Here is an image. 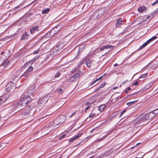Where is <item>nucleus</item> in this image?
Masks as SVG:
<instances>
[{
	"instance_id": "1",
	"label": "nucleus",
	"mask_w": 158,
	"mask_h": 158,
	"mask_svg": "<svg viewBox=\"0 0 158 158\" xmlns=\"http://www.w3.org/2000/svg\"><path fill=\"white\" fill-rule=\"evenodd\" d=\"M34 90V85L30 86L24 93L23 95L21 96V101L19 103V105L25 106L29 105L32 101V98L31 96L32 95Z\"/></svg>"
},
{
	"instance_id": "2",
	"label": "nucleus",
	"mask_w": 158,
	"mask_h": 158,
	"mask_svg": "<svg viewBox=\"0 0 158 158\" xmlns=\"http://www.w3.org/2000/svg\"><path fill=\"white\" fill-rule=\"evenodd\" d=\"M140 115L142 116V118L143 122L145 121L146 120H150L154 116L153 113L152 112H151L146 114H142Z\"/></svg>"
},
{
	"instance_id": "3",
	"label": "nucleus",
	"mask_w": 158,
	"mask_h": 158,
	"mask_svg": "<svg viewBox=\"0 0 158 158\" xmlns=\"http://www.w3.org/2000/svg\"><path fill=\"white\" fill-rule=\"evenodd\" d=\"M66 119V117L64 115H61L54 121V126H57L60 123H64Z\"/></svg>"
},
{
	"instance_id": "4",
	"label": "nucleus",
	"mask_w": 158,
	"mask_h": 158,
	"mask_svg": "<svg viewBox=\"0 0 158 158\" xmlns=\"http://www.w3.org/2000/svg\"><path fill=\"white\" fill-rule=\"evenodd\" d=\"M48 100L47 98L46 97H44L39 99L38 102V106L41 107H43L44 106Z\"/></svg>"
},
{
	"instance_id": "5",
	"label": "nucleus",
	"mask_w": 158,
	"mask_h": 158,
	"mask_svg": "<svg viewBox=\"0 0 158 158\" xmlns=\"http://www.w3.org/2000/svg\"><path fill=\"white\" fill-rule=\"evenodd\" d=\"M31 108L29 106L27 109L24 110L22 113V114L24 116V118H26L30 116V114H32L31 113Z\"/></svg>"
},
{
	"instance_id": "6",
	"label": "nucleus",
	"mask_w": 158,
	"mask_h": 158,
	"mask_svg": "<svg viewBox=\"0 0 158 158\" xmlns=\"http://www.w3.org/2000/svg\"><path fill=\"white\" fill-rule=\"evenodd\" d=\"M60 29L58 28L57 27H55L52 29L50 31L48 32L49 34V35L51 37L53 36L59 31Z\"/></svg>"
},
{
	"instance_id": "7",
	"label": "nucleus",
	"mask_w": 158,
	"mask_h": 158,
	"mask_svg": "<svg viewBox=\"0 0 158 158\" xmlns=\"http://www.w3.org/2000/svg\"><path fill=\"white\" fill-rule=\"evenodd\" d=\"M14 83L12 81L8 82L6 85V91H10L14 87Z\"/></svg>"
},
{
	"instance_id": "8",
	"label": "nucleus",
	"mask_w": 158,
	"mask_h": 158,
	"mask_svg": "<svg viewBox=\"0 0 158 158\" xmlns=\"http://www.w3.org/2000/svg\"><path fill=\"white\" fill-rule=\"evenodd\" d=\"M80 75L78 73H75L74 75L71 77L69 79V81L70 82H74L77 80L79 77Z\"/></svg>"
},
{
	"instance_id": "9",
	"label": "nucleus",
	"mask_w": 158,
	"mask_h": 158,
	"mask_svg": "<svg viewBox=\"0 0 158 158\" xmlns=\"http://www.w3.org/2000/svg\"><path fill=\"white\" fill-rule=\"evenodd\" d=\"M98 16V18H100L104 13V11L103 9H99L95 11Z\"/></svg>"
},
{
	"instance_id": "10",
	"label": "nucleus",
	"mask_w": 158,
	"mask_h": 158,
	"mask_svg": "<svg viewBox=\"0 0 158 158\" xmlns=\"http://www.w3.org/2000/svg\"><path fill=\"white\" fill-rule=\"evenodd\" d=\"M142 116H141L140 115H139L134 121V123H135L136 124H138L140 123L141 122H143L142 118Z\"/></svg>"
},
{
	"instance_id": "11",
	"label": "nucleus",
	"mask_w": 158,
	"mask_h": 158,
	"mask_svg": "<svg viewBox=\"0 0 158 158\" xmlns=\"http://www.w3.org/2000/svg\"><path fill=\"white\" fill-rule=\"evenodd\" d=\"M123 23V21L121 18H119L117 19L116 23V26L117 27H119Z\"/></svg>"
},
{
	"instance_id": "12",
	"label": "nucleus",
	"mask_w": 158,
	"mask_h": 158,
	"mask_svg": "<svg viewBox=\"0 0 158 158\" xmlns=\"http://www.w3.org/2000/svg\"><path fill=\"white\" fill-rule=\"evenodd\" d=\"M29 34H27V32H25L22 36L21 40H27L29 38Z\"/></svg>"
},
{
	"instance_id": "13",
	"label": "nucleus",
	"mask_w": 158,
	"mask_h": 158,
	"mask_svg": "<svg viewBox=\"0 0 158 158\" xmlns=\"http://www.w3.org/2000/svg\"><path fill=\"white\" fill-rule=\"evenodd\" d=\"M114 46L111 45H107L103 46L101 48H100V50L102 51L104 50L105 49H108L109 48H113Z\"/></svg>"
},
{
	"instance_id": "14",
	"label": "nucleus",
	"mask_w": 158,
	"mask_h": 158,
	"mask_svg": "<svg viewBox=\"0 0 158 158\" xmlns=\"http://www.w3.org/2000/svg\"><path fill=\"white\" fill-rule=\"evenodd\" d=\"M147 9V8L144 6H140L138 9V11L141 13H143V12L146 11Z\"/></svg>"
},
{
	"instance_id": "15",
	"label": "nucleus",
	"mask_w": 158,
	"mask_h": 158,
	"mask_svg": "<svg viewBox=\"0 0 158 158\" xmlns=\"http://www.w3.org/2000/svg\"><path fill=\"white\" fill-rule=\"evenodd\" d=\"M38 30V27L37 26H34L31 29L30 31L31 34H33L35 31H37Z\"/></svg>"
},
{
	"instance_id": "16",
	"label": "nucleus",
	"mask_w": 158,
	"mask_h": 158,
	"mask_svg": "<svg viewBox=\"0 0 158 158\" xmlns=\"http://www.w3.org/2000/svg\"><path fill=\"white\" fill-rule=\"evenodd\" d=\"M10 64V62L8 60H5L1 64V65L5 68L8 65Z\"/></svg>"
},
{
	"instance_id": "17",
	"label": "nucleus",
	"mask_w": 158,
	"mask_h": 158,
	"mask_svg": "<svg viewBox=\"0 0 158 158\" xmlns=\"http://www.w3.org/2000/svg\"><path fill=\"white\" fill-rule=\"evenodd\" d=\"M82 133H81L80 134H79L75 136L73 138L71 139L70 140V142H73L75 140L77 139V138H78V137H80L81 135H82Z\"/></svg>"
},
{
	"instance_id": "18",
	"label": "nucleus",
	"mask_w": 158,
	"mask_h": 158,
	"mask_svg": "<svg viewBox=\"0 0 158 158\" xmlns=\"http://www.w3.org/2000/svg\"><path fill=\"white\" fill-rule=\"evenodd\" d=\"M91 103H90L87 102L85 103V104L83 106L84 107H85V110H88L90 107V106Z\"/></svg>"
},
{
	"instance_id": "19",
	"label": "nucleus",
	"mask_w": 158,
	"mask_h": 158,
	"mask_svg": "<svg viewBox=\"0 0 158 158\" xmlns=\"http://www.w3.org/2000/svg\"><path fill=\"white\" fill-rule=\"evenodd\" d=\"M29 73L28 72H27V71H26L21 76V77H23V78H26L28 77L29 76Z\"/></svg>"
},
{
	"instance_id": "20",
	"label": "nucleus",
	"mask_w": 158,
	"mask_h": 158,
	"mask_svg": "<svg viewBox=\"0 0 158 158\" xmlns=\"http://www.w3.org/2000/svg\"><path fill=\"white\" fill-rule=\"evenodd\" d=\"M97 14L95 12L94 13L91 15L90 17L91 19H96L98 18H98V16Z\"/></svg>"
},
{
	"instance_id": "21",
	"label": "nucleus",
	"mask_w": 158,
	"mask_h": 158,
	"mask_svg": "<svg viewBox=\"0 0 158 158\" xmlns=\"http://www.w3.org/2000/svg\"><path fill=\"white\" fill-rule=\"evenodd\" d=\"M105 107L106 106L105 105L103 104L100 106H99L98 108L99 110L100 111H102L103 110Z\"/></svg>"
},
{
	"instance_id": "22",
	"label": "nucleus",
	"mask_w": 158,
	"mask_h": 158,
	"mask_svg": "<svg viewBox=\"0 0 158 158\" xmlns=\"http://www.w3.org/2000/svg\"><path fill=\"white\" fill-rule=\"evenodd\" d=\"M86 64L87 67L88 68H89L92 65V63L90 60H88L86 61Z\"/></svg>"
},
{
	"instance_id": "23",
	"label": "nucleus",
	"mask_w": 158,
	"mask_h": 158,
	"mask_svg": "<svg viewBox=\"0 0 158 158\" xmlns=\"http://www.w3.org/2000/svg\"><path fill=\"white\" fill-rule=\"evenodd\" d=\"M103 77V76H102L100 77H99V78H97L91 84L92 85H93L96 82H97L98 81H99L100 80H101L102 78Z\"/></svg>"
},
{
	"instance_id": "24",
	"label": "nucleus",
	"mask_w": 158,
	"mask_h": 158,
	"mask_svg": "<svg viewBox=\"0 0 158 158\" xmlns=\"http://www.w3.org/2000/svg\"><path fill=\"white\" fill-rule=\"evenodd\" d=\"M50 10V9L49 8H47L43 10L42 11V13L43 14H45L48 13Z\"/></svg>"
},
{
	"instance_id": "25",
	"label": "nucleus",
	"mask_w": 158,
	"mask_h": 158,
	"mask_svg": "<svg viewBox=\"0 0 158 158\" xmlns=\"http://www.w3.org/2000/svg\"><path fill=\"white\" fill-rule=\"evenodd\" d=\"M137 101V100H135L127 102V105L128 106H130L132 104L135 103Z\"/></svg>"
},
{
	"instance_id": "26",
	"label": "nucleus",
	"mask_w": 158,
	"mask_h": 158,
	"mask_svg": "<svg viewBox=\"0 0 158 158\" xmlns=\"http://www.w3.org/2000/svg\"><path fill=\"white\" fill-rule=\"evenodd\" d=\"M33 67L31 66H30L28 68L26 71H27V72H28L30 73L33 70Z\"/></svg>"
},
{
	"instance_id": "27",
	"label": "nucleus",
	"mask_w": 158,
	"mask_h": 158,
	"mask_svg": "<svg viewBox=\"0 0 158 158\" xmlns=\"http://www.w3.org/2000/svg\"><path fill=\"white\" fill-rule=\"evenodd\" d=\"M157 38V37L156 36H154L152 38L149 39V40H148L149 41V42H152V41L154 40H155V39H156Z\"/></svg>"
},
{
	"instance_id": "28",
	"label": "nucleus",
	"mask_w": 158,
	"mask_h": 158,
	"mask_svg": "<svg viewBox=\"0 0 158 158\" xmlns=\"http://www.w3.org/2000/svg\"><path fill=\"white\" fill-rule=\"evenodd\" d=\"M157 38V37L156 36H154L152 38L149 39V40H148L149 41V42H152V41L154 40H155V39H156Z\"/></svg>"
},
{
	"instance_id": "29",
	"label": "nucleus",
	"mask_w": 158,
	"mask_h": 158,
	"mask_svg": "<svg viewBox=\"0 0 158 158\" xmlns=\"http://www.w3.org/2000/svg\"><path fill=\"white\" fill-rule=\"evenodd\" d=\"M118 114V112H114V113H112L111 114L110 116L111 117H114L115 116H117V114Z\"/></svg>"
},
{
	"instance_id": "30",
	"label": "nucleus",
	"mask_w": 158,
	"mask_h": 158,
	"mask_svg": "<svg viewBox=\"0 0 158 158\" xmlns=\"http://www.w3.org/2000/svg\"><path fill=\"white\" fill-rule=\"evenodd\" d=\"M147 74L146 73L143 74L139 78H144L147 76Z\"/></svg>"
},
{
	"instance_id": "31",
	"label": "nucleus",
	"mask_w": 158,
	"mask_h": 158,
	"mask_svg": "<svg viewBox=\"0 0 158 158\" xmlns=\"http://www.w3.org/2000/svg\"><path fill=\"white\" fill-rule=\"evenodd\" d=\"M58 92L60 94H62L63 92V90L62 89H59L58 90Z\"/></svg>"
},
{
	"instance_id": "32",
	"label": "nucleus",
	"mask_w": 158,
	"mask_h": 158,
	"mask_svg": "<svg viewBox=\"0 0 158 158\" xmlns=\"http://www.w3.org/2000/svg\"><path fill=\"white\" fill-rule=\"evenodd\" d=\"M106 85L105 82H103L99 86L101 88H103Z\"/></svg>"
},
{
	"instance_id": "33",
	"label": "nucleus",
	"mask_w": 158,
	"mask_h": 158,
	"mask_svg": "<svg viewBox=\"0 0 158 158\" xmlns=\"http://www.w3.org/2000/svg\"><path fill=\"white\" fill-rule=\"evenodd\" d=\"M95 115V113H93L92 112L89 115V117L90 118L93 117L94 115Z\"/></svg>"
},
{
	"instance_id": "34",
	"label": "nucleus",
	"mask_w": 158,
	"mask_h": 158,
	"mask_svg": "<svg viewBox=\"0 0 158 158\" xmlns=\"http://www.w3.org/2000/svg\"><path fill=\"white\" fill-rule=\"evenodd\" d=\"M126 111V110H123V111L121 112L120 113V115L119 116V117L120 118L121 116Z\"/></svg>"
},
{
	"instance_id": "35",
	"label": "nucleus",
	"mask_w": 158,
	"mask_h": 158,
	"mask_svg": "<svg viewBox=\"0 0 158 158\" xmlns=\"http://www.w3.org/2000/svg\"><path fill=\"white\" fill-rule=\"evenodd\" d=\"M60 73L59 72H57L56 74V75L55 76V77H57L60 76Z\"/></svg>"
},
{
	"instance_id": "36",
	"label": "nucleus",
	"mask_w": 158,
	"mask_h": 158,
	"mask_svg": "<svg viewBox=\"0 0 158 158\" xmlns=\"http://www.w3.org/2000/svg\"><path fill=\"white\" fill-rule=\"evenodd\" d=\"M65 136V134H64L59 137V139L60 140H61V139L64 138Z\"/></svg>"
},
{
	"instance_id": "37",
	"label": "nucleus",
	"mask_w": 158,
	"mask_h": 158,
	"mask_svg": "<svg viewBox=\"0 0 158 158\" xmlns=\"http://www.w3.org/2000/svg\"><path fill=\"white\" fill-rule=\"evenodd\" d=\"M146 46L144 45V44H143L142 46H141L139 48V49H142L143 48H144Z\"/></svg>"
},
{
	"instance_id": "38",
	"label": "nucleus",
	"mask_w": 158,
	"mask_h": 158,
	"mask_svg": "<svg viewBox=\"0 0 158 158\" xmlns=\"http://www.w3.org/2000/svg\"><path fill=\"white\" fill-rule=\"evenodd\" d=\"M157 3H158V0H156L155 2L152 4V6H154Z\"/></svg>"
},
{
	"instance_id": "39",
	"label": "nucleus",
	"mask_w": 158,
	"mask_h": 158,
	"mask_svg": "<svg viewBox=\"0 0 158 158\" xmlns=\"http://www.w3.org/2000/svg\"><path fill=\"white\" fill-rule=\"evenodd\" d=\"M149 43H150L149 41L148 40L146 42L144 43L143 44H144V45H145V46H146L147 44H148Z\"/></svg>"
},
{
	"instance_id": "40",
	"label": "nucleus",
	"mask_w": 158,
	"mask_h": 158,
	"mask_svg": "<svg viewBox=\"0 0 158 158\" xmlns=\"http://www.w3.org/2000/svg\"><path fill=\"white\" fill-rule=\"evenodd\" d=\"M38 57H34L33 59V60H31L32 61V63H33V62L35 61L36 60V59H37V58H38Z\"/></svg>"
},
{
	"instance_id": "41",
	"label": "nucleus",
	"mask_w": 158,
	"mask_h": 158,
	"mask_svg": "<svg viewBox=\"0 0 158 158\" xmlns=\"http://www.w3.org/2000/svg\"><path fill=\"white\" fill-rule=\"evenodd\" d=\"M39 52V50H37L34 52V53L35 54H37Z\"/></svg>"
},
{
	"instance_id": "42",
	"label": "nucleus",
	"mask_w": 158,
	"mask_h": 158,
	"mask_svg": "<svg viewBox=\"0 0 158 158\" xmlns=\"http://www.w3.org/2000/svg\"><path fill=\"white\" fill-rule=\"evenodd\" d=\"M138 84V81H136L135 82H134L133 85H137Z\"/></svg>"
},
{
	"instance_id": "43",
	"label": "nucleus",
	"mask_w": 158,
	"mask_h": 158,
	"mask_svg": "<svg viewBox=\"0 0 158 158\" xmlns=\"http://www.w3.org/2000/svg\"><path fill=\"white\" fill-rule=\"evenodd\" d=\"M76 112H73L69 117H71L72 116H73V115H74L75 113Z\"/></svg>"
},
{
	"instance_id": "44",
	"label": "nucleus",
	"mask_w": 158,
	"mask_h": 158,
	"mask_svg": "<svg viewBox=\"0 0 158 158\" xmlns=\"http://www.w3.org/2000/svg\"><path fill=\"white\" fill-rule=\"evenodd\" d=\"M2 100H3V99H0V104L1 103V102H5L6 100H4V101H2Z\"/></svg>"
},
{
	"instance_id": "45",
	"label": "nucleus",
	"mask_w": 158,
	"mask_h": 158,
	"mask_svg": "<svg viewBox=\"0 0 158 158\" xmlns=\"http://www.w3.org/2000/svg\"><path fill=\"white\" fill-rule=\"evenodd\" d=\"M47 116H45L44 117H42V118H41L40 119H46L47 118H46V117H47Z\"/></svg>"
},
{
	"instance_id": "46",
	"label": "nucleus",
	"mask_w": 158,
	"mask_h": 158,
	"mask_svg": "<svg viewBox=\"0 0 158 158\" xmlns=\"http://www.w3.org/2000/svg\"><path fill=\"white\" fill-rule=\"evenodd\" d=\"M101 88V87H100L99 86L97 88V89H96V91H98V90Z\"/></svg>"
},
{
	"instance_id": "47",
	"label": "nucleus",
	"mask_w": 158,
	"mask_h": 158,
	"mask_svg": "<svg viewBox=\"0 0 158 158\" xmlns=\"http://www.w3.org/2000/svg\"><path fill=\"white\" fill-rule=\"evenodd\" d=\"M153 113V112H152ZM158 113V112H153V114L154 115V116L156 114H157Z\"/></svg>"
},
{
	"instance_id": "48",
	"label": "nucleus",
	"mask_w": 158,
	"mask_h": 158,
	"mask_svg": "<svg viewBox=\"0 0 158 158\" xmlns=\"http://www.w3.org/2000/svg\"><path fill=\"white\" fill-rule=\"evenodd\" d=\"M138 92H136L135 93H134V94H131L129 96H128V97H129V96H131V95H134L135 94L137 93H138Z\"/></svg>"
},
{
	"instance_id": "49",
	"label": "nucleus",
	"mask_w": 158,
	"mask_h": 158,
	"mask_svg": "<svg viewBox=\"0 0 158 158\" xmlns=\"http://www.w3.org/2000/svg\"><path fill=\"white\" fill-rule=\"evenodd\" d=\"M19 8V6H17L15 7V8H14V9H18V8Z\"/></svg>"
},
{
	"instance_id": "50",
	"label": "nucleus",
	"mask_w": 158,
	"mask_h": 158,
	"mask_svg": "<svg viewBox=\"0 0 158 158\" xmlns=\"http://www.w3.org/2000/svg\"><path fill=\"white\" fill-rule=\"evenodd\" d=\"M51 124H50V125H49L48 127H47V128L48 129L49 128H50L51 127Z\"/></svg>"
},
{
	"instance_id": "51",
	"label": "nucleus",
	"mask_w": 158,
	"mask_h": 158,
	"mask_svg": "<svg viewBox=\"0 0 158 158\" xmlns=\"http://www.w3.org/2000/svg\"><path fill=\"white\" fill-rule=\"evenodd\" d=\"M118 65V64L117 63H116L114 64V67Z\"/></svg>"
},
{
	"instance_id": "52",
	"label": "nucleus",
	"mask_w": 158,
	"mask_h": 158,
	"mask_svg": "<svg viewBox=\"0 0 158 158\" xmlns=\"http://www.w3.org/2000/svg\"><path fill=\"white\" fill-rule=\"evenodd\" d=\"M156 12H157V13H158V9H157L156 10V11H155L154 12V13H156Z\"/></svg>"
},
{
	"instance_id": "53",
	"label": "nucleus",
	"mask_w": 158,
	"mask_h": 158,
	"mask_svg": "<svg viewBox=\"0 0 158 158\" xmlns=\"http://www.w3.org/2000/svg\"><path fill=\"white\" fill-rule=\"evenodd\" d=\"M4 53H5L4 52H1V54L2 55H3Z\"/></svg>"
},
{
	"instance_id": "54",
	"label": "nucleus",
	"mask_w": 158,
	"mask_h": 158,
	"mask_svg": "<svg viewBox=\"0 0 158 158\" xmlns=\"http://www.w3.org/2000/svg\"><path fill=\"white\" fill-rule=\"evenodd\" d=\"M131 89V88L130 87H128V89H127V90H129Z\"/></svg>"
},
{
	"instance_id": "55",
	"label": "nucleus",
	"mask_w": 158,
	"mask_h": 158,
	"mask_svg": "<svg viewBox=\"0 0 158 158\" xmlns=\"http://www.w3.org/2000/svg\"><path fill=\"white\" fill-rule=\"evenodd\" d=\"M152 17H151V18H152L154 17V15H153V14H152Z\"/></svg>"
},
{
	"instance_id": "56",
	"label": "nucleus",
	"mask_w": 158,
	"mask_h": 158,
	"mask_svg": "<svg viewBox=\"0 0 158 158\" xmlns=\"http://www.w3.org/2000/svg\"><path fill=\"white\" fill-rule=\"evenodd\" d=\"M150 16H148V17L146 19H149V18H150Z\"/></svg>"
},
{
	"instance_id": "57",
	"label": "nucleus",
	"mask_w": 158,
	"mask_h": 158,
	"mask_svg": "<svg viewBox=\"0 0 158 158\" xmlns=\"http://www.w3.org/2000/svg\"><path fill=\"white\" fill-rule=\"evenodd\" d=\"M141 143H137V144H136V145H138L139 144Z\"/></svg>"
},
{
	"instance_id": "58",
	"label": "nucleus",
	"mask_w": 158,
	"mask_h": 158,
	"mask_svg": "<svg viewBox=\"0 0 158 158\" xmlns=\"http://www.w3.org/2000/svg\"><path fill=\"white\" fill-rule=\"evenodd\" d=\"M125 93H127V90H126V91H125Z\"/></svg>"
},
{
	"instance_id": "59",
	"label": "nucleus",
	"mask_w": 158,
	"mask_h": 158,
	"mask_svg": "<svg viewBox=\"0 0 158 158\" xmlns=\"http://www.w3.org/2000/svg\"><path fill=\"white\" fill-rule=\"evenodd\" d=\"M20 148V149H21L22 148V147H20V148Z\"/></svg>"
},
{
	"instance_id": "60",
	"label": "nucleus",
	"mask_w": 158,
	"mask_h": 158,
	"mask_svg": "<svg viewBox=\"0 0 158 158\" xmlns=\"http://www.w3.org/2000/svg\"><path fill=\"white\" fill-rule=\"evenodd\" d=\"M79 52H80V48L79 49Z\"/></svg>"
},
{
	"instance_id": "61",
	"label": "nucleus",
	"mask_w": 158,
	"mask_h": 158,
	"mask_svg": "<svg viewBox=\"0 0 158 158\" xmlns=\"http://www.w3.org/2000/svg\"><path fill=\"white\" fill-rule=\"evenodd\" d=\"M157 111V110H154V111Z\"/></svg>"
},
{
	"instance_id": "62",
	"label": "nucleus",
	"mask_w": 158,
	"mask_h": 158,
	"mask_svg": "<svg viewBox=\"0 0 158 158\" xmlns=\"http://www.w3.org/2000/svg\"><path fill=\"white\" fill-rule=\"evenodd\" d=\"M63 120V119H61V120Z\"/></svg>"
},
{
	"instance_id": "63",
	"label": "nucleus",
	"mask_w": 158,
	"mask_h": 158,
	"mask_svg": "<svg viewBox=\"0 0 158 158\" xmlns=\"http://www.w3.org/2000/svg\"><path fill=\"white\" fill-rule=\"evenodd\" d=\"M157 35H158V34H157Z\"/></svg>"
},
{
	"instance_id": "64",
	"label": "nucleus",
	"mask_w": 158,
	"mask_h": 158,
	"mask_svg": "<svg viewBox=\"0 0 158 158\" xmlns=\"http://www.w3.org/2000/svg\"><path fill=\"white\" fill-rule=\"evenodd\" d=\"M157 66H158V65H157Z\"/></svg>"
}]
</instances>
